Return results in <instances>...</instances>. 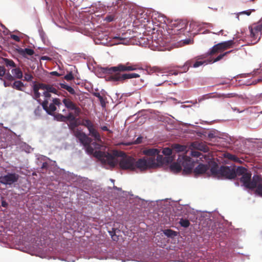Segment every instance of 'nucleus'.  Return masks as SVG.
Segmentation results:
<instances>
[{
    "instance_id": "nucleus-1",
    "label": "nucleus",
    "mask_w": 262,
    "mask_h": 262,
    "mask_svg": "<svg viewBox=\"0 0 262 262\" xmlns=\"http://www.w3.org/2000/svg\"><path fill=\"white\" fill-rule=\"evenodd\" d=\"M84 147L88 155H93L102 164L106 165L110 168H114L117 163H119V165L121 169H131V157H128L124 151L117 149L112 150V153L100 150L94 151L93 147L90 144H88ZM106 168H108L107 167Z\"/></svg>"
},
{
    "instance_id": "nucleus-2",
    "label": "nucleus",
    "mask_w": 262,
    "mask_h": 262,
    "mask_svg": "<svg viewBox=\"0 0 262 262\" xmlns=\"http://www.w3.org/2000/svg\"><path fill=\"white\" fill-rule=\"evenodd\" d=\"M133 20L132 45L141 47L149 45V39L144 34V28L150 23V17L141 9L132 4Z\"/></svg>"
},
{
    "instance_id": "nucleus-3",
    "label": "nucleus",
    "mask_w": 262,
    "mask_h": 262,
    "mask_svg": "<svg viewBox=\"0 0 262 262\" xmlns=\"http://www.w3.org/2000/svg\"><path fill=\"white\" fill-rule=\"evenodd\" d=\"M100 71L103 74L110 75L107 77L108 80L114 82L123 81L131 78V73H121V72L131 71V64L127 62L126 64L120 63L114 67H101Z\"/></svg>"
},
{
    "instance_id": "nucleus-4",
    "label": "nucleus",
    "mask_w": 262,
    "mask_h": 262,
    "mask_svg": "<svg viewBox=\"0 0 262 262\" xmlns=\"http://www.w3.org/2000/svg\"><path fill=\"white\" fill-rule=\"evenodd\" d=\"M195 161L186 155L179 156L177 162L172 163L170 167V170L175 173H178L182 170V166L184 167L183 173L188 174L192 172L194 166Z\"/></svg>"
},
{
    "instance_id": "nucleus-5",
    "label": "nucleus",
    "mask_w": 262,
    "mask_h": 262,
    "mask_svg": "<svg viewBox=\"0 0 262 262\" xmlns=\"http://www.w3.org/2000/svg\"><path fill=\"white\" fill-rule=\"evenodd\" d=\"M210 170L214 178L233 179L236 177L234 167L222 166L219 168L215 163L211 167Z\"/></svg>"
},
{
    "instance_id": "nucleus-6",
    "label": "nucleus",
    "mask_w": 262,
    "mask_h": 262,
    "mask_svg": "<svg viewBox=\"0 0 262 262\" xmlns=\"http://www.w3.org/2000/svg\"><path fill=\"white\" fill-rule=\"evenodd\" d=\"M134 160L135 159L132 157V171L136 170V169L142 171L148 169L157 167V164L156 163L155 159H154V157H146L140 159L135 163Z\"/></svg>"
},
{
    "instance_id": "nucleus-7",
    "label": "nucleus",
    "mask_w": 262,
    "mask_h": 262,
    "mask_svg": "<svg viewBox=\"0 0 262 262\" xmlns=\"http://www.w3.org/2000/svg\"><path fill=\"white\" fill-rule=\"evenodd\" d=\"M261 181V178L258 175H254L251 179V173L247 172L244 173L240 178V181L243 185L248 189H253L256 185Z\"/></svg>"
},
{
    "instance_id": "nucleus-8",
    "label": "nucleus",
    "mask_w": 262,
    "mask_h": 262,
    "mask_svg": "<svg viewBox=\"0 0 262 262\" xmlns=\"http://www.w3.org/2000/svg\"><path fill=\"white\" fill-rule=\"evenodd\" d=\"M205 58L206 56L204 55L198 56L193 58L187 60L181 68L182 69L183 72H186L188 71L190 67L196 68L204 64H207L208 63H209L208 62V59L205 60Z\"/></svg>"
},
{
    "instance_id": "nucleus-9",
    "label": "nucleus",
    "mask_w": 262,
    "mask_h": 262,
    "mask_svg": "<svg viewBox=\"0 0 262 262\" xmlns=\"http://www.w3.org/2000/svg\"><path fill=\"white\" fill-rule=\"evenodd\" d=\"M19 178V174L15 172H8L4 176H0V183L10 186L17 182Z\"/></svg>"
},
{
    "instance_id": "nucleus-10",
    "label": "nucleus",
    "mask_w": 262,
    "mask_h": 262,
    "mask_svg": "<svg viewBox=\"0 0 262 262\" xmlns=\"http://www.w3.org/2000/svg\"><path fill=\"white\" fill-rule=\"evenodd\" d=\"M249 29L250 32V36L254 39H256L259 34H261L262 32V18L257 23L249 26Z\"/></svg>"
},
{
    "instance_id": "nucleus-11",
    "label": "nucleus",
    "mask_w": 262,
    "mask_h": 262,
    "mask_svg": "<svg viewBox=\"0 0 262 262\" xmlns=\"http://www.w3.org/2000/svg\"><path fill=\"white\" fill-rule=\"evenodd\" d=\"M62 102L65 107L70 110L74 111V114L76 116H78L81 113L80 108L78 107L76 104L72 101L70 99L68 98H64L62 100Z\"/></svg>"
},
{
    "instance_id": "nucleus-12",
    "label": "nucleus",
    "mask_w": 262,
    "mask_h": 262,
    "mask_svg": "<svg viewBox=\"0 0 262 262\" xmlns=\"http://www.w3.org/2000/svg\"><path fill=\"white\" fill-rule=\"evenodd\" d=\"M59 170L63 172L64 174H65L66 176H67L68 179L69 180H72L73 181H76L78 183H80V186H82V183H85L88 181V179L85 177H81L80 176H77L74 174L73 173H71L69 171H66L64 169H59Z\"/></svg>"
},
{
    "instance_id": "nucleus-13",
    "label": "nucleus",
    "mask_w": 262,
    "mask_h": 262,
    "mask_svg": "<svg viewBox=\"0 0 262 262\" xmlns=\"http://www.w3.org/2000/svg\"><path fill=\"white\" fill-rule=\"evenodd\" d=\"M75 136L83 146L90 144L92 142V139L83 132H77Z\"/></svg>"
},
{
    "instance_id": "nucleus-14",
    "label": "nucleus",
    "mask_w": 262,
    "mask_h": 262,
    "mask_svg": "<svg viewBox=\"0 0 262 262\" xmlns=\"http://www.w3.org/2000/svg\"><path fill=\"white\" fill-rule=\"evenodd\" d=\"M190 148L202 151L204 152L209 151V147L204 143L195 141L192 142L190 145Z\"/></svg>"
},
{
    "instance_id": "nucleus-15",
    "label": "nucleus",
    "mask_w": 262,
    "mask_h": 262,
    "mask_svg": "<svg viewBox=\"0 0 262 262\" xmlns=\"http://www.w3.org/2000/svg\"><path fill=\"white\" fill-rule=\"evenodd\" d=\"M209 169V167L206 164H200L193 170V172L195 177H198L199 175L206 173L207 171Z\"/></svg>"
},
{
    "instance_id": "nucleus-16",
    "label": "nucleus",
    "mask_w": 262,
    "mask_h": 262,
    "mask_svg": "<svg viewBox=\"0 0 262 262\" xmlns=\"http://www.w3.org/2000/svg\"><path fill=\"white\" fill-rule=\"evenodd\" d=\"M157 159H155L156 163L157 164V167L161 166L164 164L168 163L169 162L172 161V159L169 157H163L162 155H157Z\"/></svg>"
},
{
    "instance_id": "nucleus-17",
    "label": "nucleus",
    "mask_w": 262,
    "mask_h": 262,
    "mask_svg": "<svg viewBox=\"0 0 262 262\" xmlns=\"http://www.w3.org/2000/svg\"><path fill=\"white\" fill-rule=\"evenodd\" d=\"M108 233L114 241H118L121 232L118 228H112L111 230H108Z\"/></svg>"
},
{
    "instance_id": "nucleus-18",
    "label": "nucleus",
    "mask_w": 262,
    "mask_h": 262,
    "mask_svg": "<svg viewBox=\"0 0 262 262\" xmlns=\"http://www.w3.org/2000/svg\"><path fill=\"white\" fill-rule=\"evenodd\" d=\"M96 38L99 41H100L99 42L96 41V43L97 44H105L107 42L108 40L110 41V38L106 33H98Z\"/></svg>"
},
{
    "instance_id": "nucleus-19",
    "label": "nucleus",
    "mask_w": 262,
    "mask_h": 262,
    "mask_svg": "<svg viewBox=\"0 0 262 262\" xmlns=\"http://www.w3.org/2000/svg\"><path fill=\"white\" fill-rule=\"evenodd\" d=\"M234 44L233 40H230L226 41L219 43V45L222 51L232 48Z\"/></svg>"
},
{
    "instance_id": "nucleus-20",
    "label": "nucleus",
    "mask_w": 262,
    "mask_h": 262,
    "mask_svg": "<svg viewBox=\"0 0 262 262\" xmlns=\"http://www.w3.org/2000/svg\"><path fill=\"white\" fill-rule=\"evenodd\" d=\"M160 153V151L156 148H149L144 150V154L147 157H154L155 159V156Z\"/></svg>"
},
{
    "instance_id": "nucleus-21",
    "label": "nucleus",
    "mask_w": 262,
    "mask_h": 262,
    "mask_svg": "<svg viewBox=\"0 0 262 262\" xmlns=\"http://www.w3.org/2000/svg\"><path fill=\"white\" fill-rule=\"evenodd\" d=\"M17 51L18 53L23 56H25V55L32 56L34 53V51L33 49L30 48H18L17 49Z\"/></svg>"
},
{
    "instance_id": "nucleus-22",
    "label": "nucleus",
    "mask_w": 262,
    "mask_h": 262,
    "mask_svg": "<svg viewBox=\"0 0 262 262\" xmlns=\"http://www.w3.org/2000/svg\"><path fill=\"white\" fill-rule=\"evenodd\" d=\"M171 148L172 150H174L176 152H183V151H187V147L185 145H182L179 144H174L172 145Z\"/></svg>"
},
{
    "instance_id": "nucleus-23",
    "label": "nucleus",
    "mask_w": 262,
    "mask_h": 262,
    "mask_svg": "<svg viewBox=\"0 0 262 262\" xmlns=\"http://www.w3.org/2000/svg\"><path fill=\"white\" fill-rule=\"evenodd\" d=\"M24 83L20 80H15L12 83V88L18 91L25 92Z\"/></svg>"
},
{
    "instance_id": "nucleus-24",
    "label": "nucleus",
    "mask_w": 262,
    "mask_h": 262,
    "mask_svg": "<svg viewBox=\"0 0 262 262\" xmlns=\"http://www.w3.org/2000/svg\"><path fill=\"white\" fill-rule=\"evenodd\" d=\"M12 74L15 79H20L23 77V74L21 70L18 68H14L11 70Z\"/></svg>"
},
{
    "instance_id": "nucleus-25",
    "label": "nucleus",
    "mask_w": 262,
    "mask_h": 262,
    "mask_svg": "<svg viewBox=\"0 0 262 262\" xmlns=\"http://www.w3.org/2000/svg\"><path fill=\"white\" fill-rule=\"evenodd\" d=\"M40 158L41 160H42L43 161L42 162V165H41V168H43V169H47V168H48V167H49V163H48V162L46 160H49L51 162H53V165H55V166H57L56 161H52L50 160L47 157L43 156H40Z\"/></svg>"
},
{
    "instance_id": "nucleus-26",
    "label": "nucleus",
    "mask_w": 262,
    "mask_h": 262,
    "mask_svg": "<svg viewBox=\"0 0 262 262\" xmlns=\"http://www.w3.org/2000/svg\"><path fill=\"white\" fill-rule=\"evenodd\" d=\"M233 51H234V50H231L229 51L224 52L222 54H221L219 56H217L216 58H215L213 59H208V62L209 63H214V62L219 61L220 60H221L224 57L227 56L228 54H229V53H230Z\"/></svg>"
},
{
    "instance_id": "nucleus-27",
    "label": "nucleus",
    "mask_w": 262,
    "mask_h": 262,
    "mask_svg": "<svg viewBox=\"0 0 262 262\" xmlns=\"http://www.w3.org/2000/svg\"><path fill=\"white\" fill-rule=\"evenodd\" d=\"M2 63H4L7 67L10 68H15L16 67V65L13 60L6 58H2Z\"/></svg>"
},
{
    "instance_id": "nucleus-28",
    "label": "nucleus",
    "mask_w": 262,
    "mask_h": 262,
    "mask_svg": "<svg viewBox=\"0 0 262 262\" xmlns=\"http://www.w3.org/2000/svg\"><path fill=\"white\" fill-rule=\"evenodd\" d=\"M89 135L91 136L94 139L97 141H101V137L98 132L96 130V129L94 127L91 130H89Z\"/></svg>"
},
{
    "instance_id": "nucleus-29",
    "label": "nucleus",
    "mask_w": 262,
    "mask_h": 262,
    "mask_svg": "<svg viewBox=\"0 0 262 262\" xmlns=\"http://www.w3.org/2000/svg\"><path fill=\"white\" fill-rule=\"evenodd\" d=\"M222 50H221V48L220 47L219 45V43L214 45L211 49L208 52V53H207V54L208 55H213L216 53H220V52H222Z\"/></svg>"
},
{
    "instance_id": "nucleus-30",
    "label": "nucleus",
    "mask_w": 262,
    "mask_h": 262,
    "mask_svg": "<svg viewBox=\"0 0 262 262\" xmlns=\"http://www.w3.org/2000/svg\"><path fill=\"white\" fill-rule=\"evenodd\" d=\"M234 171L236 174V177L237 176H242L243 174H244V173L248 172L247 169L242 166H238L236 169L234 167Z\"/></svg>"
},
{
    "instance_id": "nucleus-31",
    "label": "nucleus",
    "mask_w": 262,
    "mask_h": 262,
    "mask_svg": "<svg viewBox=\"0 0 262 262\" xmlns=\"http://www.w3.org/2000/svg\"><path fill=\"white\" fill-rule=\"evenodd\" d=\"M81 124L86 127L88 130H90L94 127V125L93 123L88 119H83Z\"/></svg>"
},
{
    "instance_id": "nucleus-32",
    "label": "nucleus",
    "mask_w": 262,
    "mask_h": 262,
    "mask_svg": "<svg viewBox=\"0 0 262 262\" xmlns=\"http://www.w3.org/2000/svg\"><path fill=\"white\" fill-rule=\"evenodd\" d=\"M59 85L61 88L66 90L68 92H69L71 94L74 95L75 94V91L74 89L71 86L64 83H60Z\"/></svg>"
},
{
    "instance_id": "nucleus-33",
    "label": "nucleus",
    "mask_w": 262,
    "mask_h": 262,
    "mask_svg": "<svg viewBox=\"0 0 262 262\" xmlns=\"http://www.w3.org/2000/svg\"><path fill=\"white\" fill-rule=\"evenodd\" d=\"M20 147L23 150L27 153H30L33 149L31 146L25 142H21Z\"/></svg>"
},
{
    "instance_id": "nucleus-34",
    "label": "nucleus",
    "mask_w": 262,
    "mask_h": 262,
    "mask_svg": "<svg viewBox=\"0 0 262 262\" xmlns=\"http://www.w3.org/2000/svg\"><path fill=\"white\" fill-rule=\"evenodd\" d=\"M136 70V68L135 67V66L132 65V79L140 78V74H143L144 73V71L142 68L139 69L138 70L137 73L133 72V71Z\"/></svg>"
},
{
    "instance_id": "nucleus-35",
    "label": "nucleus",
    "mask_w": 262,
    "mask_h": 262,
    "mask_svg": "<svg viewBox=\"0 0 262 262\" xmlns=\"http://www.w3.org/2000/svg\"><path fill=\"white\" fill-rule=\"evenodd\" d=\"M114 38L120 39V41L117 43L118 44L129 45L131 41V38H126L123 37L115 36Z\"/></svg>"
},
{
    "instance_id": "nucleus-36",
    "label": "nucleus",
    "mask_w": 262,
    "mask_h": 262,
    "mask_svg": "<svg viewBox=\"0 0 262 262\" xmlns=\"http://www.w3.org/2000/svg\"><path fill=\"white\" fill-rule=\"evenodd\" d=\"M164 234L169 237H173L177 235V232L171 229H166L163 231Z\"/></svg>"
},
{
    "instance_id": "nucleus-37",
    "label": "nucleus",
    "mask_w": 262,
    "mask_h": 262,
    "mask_svg": "<svg viewBox=\"0 0 262 262\" xmlns=\"http://www.w3.org/2000/svg\"><path fill=\"white\" fill-rule=\"evenodd\" d=\"M42 105V109L46 111L47 114L52 115L50 110L48 109V101L47 99L45 100L42 102H40V104Z\"/></svg>"
},
{
    "instance_id": "nucleus-38",
    "label": "nucleus",
    "mask_w": 262,
    "mask_h": 262,
    "mask_svg": "<svg viewBox=\"0 0 262 262\" xmlns=\"http://www.w3.org/2000/svg\"><path fill=\"white\" fill-rule=\"evenodd\" d=\"M54 119L60 122H66V117L64 115L61 114H54Z\"/></svg>"
},
{
    "instance_id": "nucleus-39",
    "label": "nucleus",
    "mask_w": 262,
    "mask_h": 262,
    "mask_svg": "<svg viewBox=\"0 0 262 262\" xmlns=\"http://www.w3.org/2000/svg\"><path fill=\"white\" fill-rule=\"evenodd\" d=\"M225 157L226 158L232 160L234 162H239L241 161L239 160V159L236 157L235 155H233L232 154H229V153H226L224 154Z\"/></svg>"
},
{
    "instance_id": "nucleus-40",
    "label": "nucleus",
    "mask_w": 262,
    "mask_h": 262,
    "mask_svg": "<svg viewBox=\"0 0 262 262\" xmlns=\"http://www.w3.org/2000/svg\"><path fill=\"white\" fill-rule=\"evenodd\" d=\"M39 36H40V37L42 42L45 45H48L49 40L47 38V36H46V35L45 33L43 31H42V30L41 31L39 30Z\"/></svg>"
},
{
    "instance_id": "nucleus-41",
    "label": "nucleus",
    "mask_w": 262,
    "mask_h": 262,
    "mask_svg": "<svg viewBox=\"0 0 262 262\" xmlns=\"http://www.w3.org/2000/svg\"><path fill=\"white\" fill-rule=\"evenodd\" d=\"M94 95L99 99L100 102L101 103V106L102 107H105V103L103 97L100 95V94L98 92H97V93H95L94 94Z\"/></svg>"
},
{
    "instance_id": "nucleus-42",
    "label": "nucleus",
    "mask_w": 262,
    "mask_h": 262,
    "mask_svg": "<svg viewBox=\"0 0 262 262\" xmlns=\"http://www.w3.org/2000/svg\"><path fill=\"white\" fill-rule=\"evenodd\" d=\"M3 79L5 80H7L9 81H14L15 78L13 75H11L9 72H6L5 75L3 77Z\"/></svg>"
},
{
    "instance_id": "nucleus-43",
    "label": "nucleus",
    "mask_w": 262,
    "mask_h": 262,
    "mask_svg": "<svg viewBox=\"0 0 262 262\" xmlns=\"http://www.w3.org/2000/svg\"><path fill=\"white\" fill-rule=\"evenodd\" d=\"M66 122L67 121H77L78 120L72 113H69L68 115L65 116Z\"/></svg>"
},
{
    "instance_id": "nucleus-44",
    "label": "nucleus",
    "mask_w": 262,
    "mask_h": 262,
    "mask_svg": "<svg viewBox=\"0 0 262 262\" xmlns=\"http://www.w3.org/2000/svg\"><path fill=\"white\" fill-rule=\"evenodd\" d=\"M254 11H255L254 9H250V10L244 11L242 12H240L236 14V18L238 20H239V15L246 14L247 15L249 16L251 14V12H254Z\"/></svg>"
},
{
    "instance_id": "nucleus-45",
    "label": "nucleus",
    "mask_w": 262,
    "mask_h": 262,
    "mask_svg": "<svg viewBox=\"0 0 262 262\" xmlns=\"http://www.w3.org/2000/svg\"><path fill=\"white\" fill-rule=\"evenodd\" d=\"M151 19L152 21L154 19H157L158 21L162 22V20H164V17L161 14L155 13L152 15Z\"/></svg>"
},
{
    "instance_id": "nucleus-46",
    "label": "nucleus",
    "mask_w": 262,
    "mask_h": 262,
    "mask_svg": "<svg viewBox=\"0 0 262 262\" xmlns=\"http://www.w3.org/2000/svg\"><path fill=\"white\" fill-rule=\"evenodd\" d=\"M179 224L182 227L184 228H187L190 225L189 221L187 219H181L179 222Z\"/></svg>"
},
{
    "instance_id": "nucleus-47",
    "label": "nucleus",
    "mask_w": 262,
    "mask_h": 262,
    "mask_svg": "<svg viewBox=\"0 0 262 262\" xmlns=\"http://www.w3.org/2000/svg\"><path fill=\"white\" fill-rule=\"evenodd\" d=\"M134 83V85L136 86V89L138 90L140 89L142 87L143 84V80H142L141 79H138L137 81H136L134 82L133 80H132V83Z\"/></svg>"
},
{
    "instance_id": "nucleus-48",
    "label": "nucleus",
    "mask_w": 262,
    "mask_h": 262,
    "mask_svg": "<svg viewBox=\"0 0 262 262\" xmlns=\"http://www.w3.org/2000/svg\"><path fill=\"white\" fill-rule=\"evenodd\" d=\"M40 95L41 94L39 91H33V94L32 95V96L33 99L36 100L38 103L40 104V99H39Z\"/></svg>"
},
{
    "instance_id": "nucleus-49",
    "label": "nucleus",
    "mask_w": 262,
    "mask_h": 262,
    "mask_svg": "<svg viewBox=\"0 0 262 262\" xmlns=\"http://www.w3.org/2000/svg\"><path fill=\"white\" fill-rule=\"evenodd\" d=\"M261 182V181L255 187L256 188L255 192L260 196H262V184L260 183Z\"/></svg>"
},
{
    "instance_id": "nucleus-50",
    "label": "nucleus",
    "mask_w": 262,
    "mask_h": 262,
    "mask_svg": "<svg viewBox=\"0 0 262 262\" xmlns=\"http://www.w3.org/2000/svg\"><path fill=\"white\" fill-rule=\"evenodd\" d=\"M47 91L48 92L54 93L58 96H59L57 90L52 85L48 84Z\"/></svg>"
},
{
    "instance_id": "nucleus-51",
    "label": "nucleus",
    "mask_w": 262,
    "mask_h": 262,
    "mask_svg": "<svg viewBox=\"0 0 262 262\" xmlns=\"http://www.w3.org/2000/svg\"><path fill=\"white\" fill-rule=\"evenodd\" d=\"M64 78L68 81H71V80H73L74 78V77L72 71H70L67 74H66L64 76Z\"/></svg>"
},
{
    "instance_id": "nucleus-52",
    "label": "nucleus",
    "mask_w": 262,
    "mask_h": 262,
    "mask_svg": "<svg viewBox=\"0 0 262 262\" xmlns=\"http://www.w3.org/2000/svg\"><path fill=\"white\" fill-rule=\"evenodd\" d=\"M172 148L166 147L163 149L162 153L165 156H170L172 154Z\"/></svg>"
},
{
    "instance_id": "nucleus-53",
    "label": "nucleus",
    "mask_w": 262,
    "mask_h": 262,
    "mask_svg": "<svg viewBox=\"0 0 262 262\" xmlns=\"http://www.w3.org/2000/svg\"><path fill=\"white\" fill-rule=\"evenodd\" d=\"M6 72V70L4 66H0V79L4 80L3 77Z\"/></svg>"
},
{
    "instance_id": "nucleus-54",
    "label": "nucleus",
    "mask_w": 262,
    "mask_h": 262,
    "mask_svg": "<svg viewBox=\"0 0 262 262\" xmlns=\"http://www.w3.org/2000/svg\"><path fill=\"white\" fill-rule=\"evenodd\" d=\"M42 112V108L40 106H38L34 111V115L36 116H40Z\"/></svg>"
},
{
    "instance_id": "nucleus-55",
    "label": "nucleus",
    "mask_w": 262,
    "mask_h": 262,
    "mask_svg": "<svg viewBox=\"0 0 262 262\" xmlns=\"http://www.w3.org/2000/svg\"><path fill=\"white\" fill-rule=\"evenodd\" d=\"M190 155L194 158H198L200 157L201 156H203V155L200 152L195 150H191Z\"/></svg>"
},
{
    "instance_id": "nucleus-56",
    "label": "nucleus",
    "mask_w": 262,
    "mask_h": 262,
    "mask_svg": "<svg viewBox=\"0 0 262 262\" xmlns=\"http://www.w3.org/2000/svg\"><path fill=\"white\" fill-rule=\"evenodd\" d=\"M48 109L50 110V112H51L52 115L51 116H53L54 114L53 113L54 112H55L57 108L56 107V106L53 104L52 103H50L49 104V106L48 107Z\"/></svg>"
},
{
    "instance_id": "nucleus-57",
    "label": "nucleus",
    "mask_w": 262,
    "mask_h": 262,
    "mask_svg": "<svg viewBox=\"0 0 262 262\" xmlns=\"http://www.w3.org/2000/svg\"><path fill=\"white\" fill-rule=\"evenodd\" d=\"M78 125L77 121H70L69 126V128L73 129L77 127Z\"/></svg>"
},
{
    "instance_id": "nucleus-58",
    "label": "nucleus",
    "mask_w": 262,
    "mask_h": 262,
    "mask_svg": "<svg viewBox=\"0 0 262 262\" xmlns=\"http://www.w3.org/2000/svg\"><path fill=\"white\" fill-rule=\"evenodd\" d=\"M104 20L107 22H112L114 20V16L112 15H107Z\"/></svg>"
},
{
    "instance_id": "nucleus-59",
    "label": "nucleus",
    "mask_w": 262,
    "mask_h": 262,
    "mask_svg": "<svg viewBox=\"0 0 262 262\" xmlns=\"http://www.w3.org/2000/svg\"><path fill=\"white\" fill-rule=\"evenodd\" d=\"M24 78H25V80L29 81H31L33 79V77L30 74L25 73Z\"/></svg>"
},
{
    "instance_id": "nucleus-60",
    "label": "nucleus",
    "mask_w": 262,
    "mask_h": 262,
    "mask_svg": "<svg viewBox=\"0 0 262 262\" xmlns=\"http://www.w3.org/2000/svg\"><path fill=\"white\" fill-rule=\"evenodd\" d=\"M1 206L4 208H7L8 206V203L5 200L3 196H1Z\"/></svg>"
},
{
    "instance_id": "nucleus-61",
    "label": "nucleus",
    "mask_w": 262,
    "mask_h": 262,
    "mask_svg": "<svg viewBox=\"0 0 262 262\" xmlns=\"http://www.w3.org/2000/svg\"><path fill=\"white\" fill-rule=\"evenodd\" d=\"M4 83H3V84H4V86L5 87H12V83H11L12 81H6L4 79V80H2Z\"/></svg>"
},
{
    "instance_id": "nucleus-62",
    "label": "nucleus",
    "mask_w": 262,
    "mask_h": 262,
    "mask_svg": "<svg viewBox=\"0 0 262 262\" xmlns=\"http://www.w3.org/2000/svg\"><path fill=\"white\" fill-rule=\"evenodd\" d=\"M52 103L54 104L55 106L56 105L59 106L61 104L60 99L59 98H54L53 99Z\"/></svg>"
},
{
    "instance_id": "nucleus-63",
    "label": "nucleus",
    "mask_w": 262,
    "mask_h": 262,
    "mask_svg": "<svg viewBox=\"0 0 262 262\" xmlns=\"http://www.w3.org/2000/svg\"><path fill=\"white\" fill-rule=\"evenodd\" d=\"M10 38L17 42L20 41V38L19 36L15 34H11Z\"/></svg>"
},
{
    "instance_id": "nucleus-64",
    "label": "nucleus",
    "mask_w": 262,
    "mask_h": 262,
    "mask_svg": "<svg viewBox=\"0 0 262 262\" xmlns=\"http://www.w3.org/2000/svg\"><path fill=\"white\" fill-rule=\"evenodd\" d=\"M48 85V84H46L43 83H39V88H40V89L45 90L47 91Z\"/></svg>"
}]
</instances>
